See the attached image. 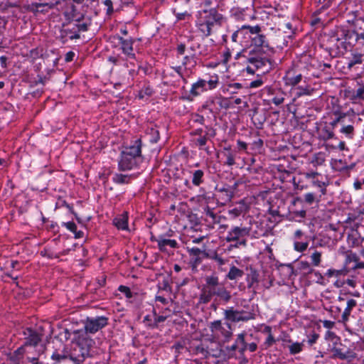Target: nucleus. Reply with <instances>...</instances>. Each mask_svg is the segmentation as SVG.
I'll list each match as a JSON object with an SVG mask.
<instances>
[{
	"label": "nucleus",
	"instance_id": "f257e3e1",
	"mask_svg": "<svg viewBox=\"0 0 364 364\" xmlns=\"http://www.w3.org/2000/svg\"><path fill=\"white\" fill-rule=\"evenodd\" d=\"M327 36L326 50L333 58L343 55L356 42L364 45V29L358 32L340 25L330 30Z\"/></svg>",
	"mask_w": 364,
	"mask_h": 364
},
{
	"label": "nucleus",
	"instance_id": "f03ea898",
	"mask_svg": "<svg viewBox=\"0 0 364 364\" xmlns=\"http://www.w3.org/2000/svg\"><path fill=\"white\" fill-rule=\"evenodd\" d=\"M203 281L199 295L200 304H207L213 299L221 304H228L230 301L232 297L231 291L220 282L219 277L215 273L206 275Z\"/></svg>",
	"mask_w": 364,
	"mask_h": 364
},
{
	"label": "nucleus",
	"instance_id": "7ed1b4c3",
	"mask_svg": "<svg viewBox=\"0 0 364 364\" xmlns=\"http://www.w3.org/2000/svg\"><path fill=\"white\" fill-rule=\"evenodd\" d=\"M141 146V139H137L121 151L118 161L119 171H130L139 166L142 158Z\"/></svg>",
	"mask_w": 364,
	"mask_h": 364
},
{
	"label": "nucleus",
	"instance_id": "20e7f679",
	"mask_svg": "<svg viewBox=\"0 0 364 364\" xmlns=\"http://www.w3.org/2000/svg\"><path fill=\"white\" fill-rule=\"evenodd\" d=\"M224 21L223 15L216 8L205 9L198 11L196 26L203 36L207 38L212 34L213 27L222 26Z\"/></svg>",
	"mask_w": 364,
	"mask_h": 364
},
{
	"label": "nucleus",
	"instance_id": "39448f33",
	"mask_svg": "<svg viewBox=\"0 0 364 364\" xmlns=\"http://www.w3.org/2000/svg\"><path fill=\"white\" fill-rule=\"evenodd\" d=\"M93 339L86 335L80 336L70 346L68 356L74 364H82L92 356Z\"/></svg>",
	"mask_w": 364,
	"mask_h": 364
},
{
	"label": "nucleus",
	"instance_id": "423d86ee",
	"mask_svg": "<svg viewBox=\"0 0 364 364\" xmlns=\"http://www.w3.org/2000/svg\"><path fill=\"white\" fill-rule=\"evenodd\" d=\"M274 53H259V51H248L247 63L252 65L256 70H261L262 73L269 72L272 68L271 55Z\"/></svg>",
	"mask_w": 364,
	"mask_h": 364
},
{
	"label": "nucleus",
	"instance_id": "0eeeda50",
	"mask_svg": "<svg viewBox=\"0 0 364 364\" xmlns=\"http://www.w3.org/2000/svg\"><path fill=\"white\" fill-rule=\"evenodd\" d=\"M23 335L24 336V341L21 346L22 348L25 349L29 346H36L38 353L46 351V346L42 342L43 333L41 328H26L23 331Z\"/></svg>",
	"mask_w": 364,
	"mask_h": 364
},
{
	"label": "nucleus",
	"instance_id": "6e6552de",
	"mask_svg": "<svg viewBox=\"0 0 364 364\" xmlns=\"http://www.w3.org/2000/svg\"><path fill=\"white\" fill-rule=\"evenodd\" d=\"M219 85V77L217 74L213 75L206 74L203 78H198L192 84L190 94L197 97L204 92L215 89Z\"/></svg>",
	"mask_w": 364,
	"mask_h": 364
},
{
	"label": "nucleus",
	"instance_id": "1a4fd4ad",
	"mask_svg": "<svg viewBox=\"0 0 364 364\" xmlns=\"http://www.w3.org/2000/svg\"><path fill=\"white\" fill-rule=\"evenodd\" d=\"M190 135L193 138V141L196 146L200 149H204L207 152L208 149L205 148L209 139L214 138L216 136V129L210 125L205 126V129L203 128H197L190 132Z\"/></svg>",
	"mask_w": 364,
	"mask_h": 364
},
{
	"label": "nucleus",
	"instance_id": "9d476101",
	"mask_svg": "<svg viewBox=\"0 0 364 364\" xmlns=\"http://www.w3.org/2000/svg\"><path fill=\"white\" fill-rule=\"evenodd\" d=\"M250 235V229L239 226L232 227L227 233L225 240L232 242L231 247L238 248L247 245V237Z\"/></svg>",
	"mask_w": 364,
	"mask_h": 364
},
{
	"label": "nucleus",
	"instance_id": "9b49d317",
	"mask_svg": "<svg viewBox=\"0 0 364 364\" xmlns=\"http://www.w3.org/2000/svg\"><path fill=\"white\" fill-rule=\"evenodd\" d=\"M109 318L105 316L87 317L84 322L86 333H95L108 324Z\"/></svg>",
	"mask_w": 364,
	"mask_h": 364
},
{
	"label": "nucleus",
	"instance_id": "f8f14e48",
	"mask_svg": "<svg viewBox=\"0 0 364 364\" xmlns=\"http://www.w3.org/2000/svg\"><path fill=\"white\" fill-rule=\"evenodd\" d=\"M71 9L73 14H71L70 26H73L79 34L87 31L92 23L91 19L84 15L78 16L75 14L76 8L74 5H72Z\"/></svg>",
	"mask_w": 364,
	"mask_h": 364
},
{
	"label": "nucleus",
	"instance_id": "ddd939ff",
	"mask_svg": "<svg viewBox=\"0 0 364 364\" xmlns=\"http://www.w3.org/2000/svg\"><path fill=\"white\" fill-rule=\"evenodd\" d=\"M250 38L251 46H253V48L249 51H259V53H274V48L269 46L265 35L261 33L257 34V36H252Z\"/></svg>",
	"mask_w": 364,
	"mask_h": 364
},
{
	"label": "nucleus",
	"instance_id": "4468645a",
	"mask_svg": "<svg viewBox=\"0 0 364 364\" xmlns=\"http://www.w3.org/2000/svg\"><path fill=\"white\" fill-rule=\"evenodd\" d=\"M350 237L353 241V247H361L360 253L364 257V224H355Z\"/></svg>",
	"mask_w": 364,
	"mask_h": 364
},
{
	"label": "nucleus",
	"instance_id": "2eb2a0df",
	"mask_svg": "<svg viewBox=\"0 0 364 364\" xmlns=\"http://www.w3.org/2000/svg\"><path fill=\"white\" fill-rule=\"evenodd\" d=\"M59 4L60 1H54L53 0L52 1L32 2L28 5V9L35 14H46Z\"/></svg>",
	"mask_w": 364,
	"mask_h": 364
},
{
	"label": "nucleus",
	"instance_id": "dca6fc26",
	"mask_svg": "<svg viewBox=\"0 0 364 364\" xmlns=\"http://www.w3.org/2000/svg\"><path fill=\"white\" fill-rule=\"evenodd\" d=\"M114 38L118 41V43L120 45V49L123 54H124L127 58L135 59L136 55L133 52V44L134 40L132 38L125 39L122 36H116Z\"/></svg>",
	"mask_w": 364,
	"mask_h": 364
},
{
	"label": "nucleus",
	"instance_id": "f3484780",
	"mask_svg": "<svg viewBox=\"0 0 364 364\" xmlns=\"http://www.w3.org/2000/svg\"><path fill=\"white\" fill-rule=\"evenodd\" d=\"M216 196L218 203L221 205H225L231 201L233 198L231 191L228 188V184L225 183L222 186H216L215 187Z\"/></svg>",
	"mask_w": 364,
	"mask_h": 364
},
{
	"label": "nucleus",
	"instance_id": "a211bd4d",
	"mask_svg": "<svg viewBox=\"0 0 364 364\" xmlns=\"http://www.w3.org/2000/svg\"><path fill=\"white\" fill-rule=\"evenodd\" d=\"M24 350L25 353L23 355L28 364H43V363L40 362L39 358L45 352L38 353L36 346H29Z\"/></svg>",
	"mask_w": 364,
	"mask_h": 364
},
{
	"label": "nucleus",
	"instance_id": "6ab92c4d",
	"mask_svg": "<svg viewBox=\"0 0 364 364\" xmlns=\"http://www.w3.org/2000/svg\"><path fill=\"white\" fill-rule=\"evenodd\" d=\"M60 38L65 43L68 38L70 40L79 39L80 35L73 26H70V23L67 25V28H63L60 31Z\"/></svg>",
	"mask_w": 364,
	"mask_h": 364
},
{
	"label": "nucleus",
	"instance_id": "aec40b11",
	"mask_svg": "<svg viewBox=\"0 0 364 364\" xmlns=\"http://www.w3.org/2000/svg\"><path fill=\"white\" fill-rule=\"evenodd\" d=\"M25 350L21 346L16 349L13 353L9 355V360L11 364H28L23 353Z\"/></svg>",
	"mask_w": 364,
	"mask_h": 364
},
{
	"label": "nucleus",
	"instance_id": "412c9836",
	"mask_svg": "<svg viewBox=\"0 0 364 364\" xmlns=\"http://www.w3.org/2000/svg\"><path fill=\"white\" fill-rule=\"evenodd\" d=\"M129 213L127 211L123 212L122 214L117 215L113 219V225L121 230H129L128 226Z\"/></svg>",
	"mask_w": 364,
	"mask_h": 364
},
{
	"label": "nucleus",
	"instance_id": "4be33fe9",
	"mask_svg": "<svg viewBox=\"0 0 364 364\" xmlns=\"http://www.w3.org/2000/svg\"><path fill=\"white\" fill-rule=\"evenodd\" d=\"M201 249L197 247H187L186 250L191 258V264L193 267H197L201 264Z\"/></svg>",
	"mask_w": 364,
	"mask_h": 364
},
{
	"label": "nucleus",
	"instance_id": "5701e85b",
	"mask_svg": "<svg viewBox=\"0 0 364 364\" xmlns=\"http://www.w3.org/2000/svg\"><path fill=\"white\" fill-rule=\"evenodd\" d=\"M167 247L176 249L178 247V244L176 240L166 238V235H160V239L159 240V250L164 252L167 251Z\"/></svg>",
	"mask_w": 364,
	"mask_h": 364
},
{
	"label": "nucleus",
	"instance_id": "b1692460",
	"mask_svg": "<svg viewBox=\"0 0 364 364\" xmlns=\"http://www.w3.org/2000/svg\"><path fill=\"white\" fill-rule=\"evenodd\" d=\"M284 79L287 85L294 87L301 82L303 75L301 73L296 74L293 70H289Z\"/></svg>",
	"mask_w": 364,
	"mask_h": 364
},
{
	"label": "nucleus",
	"instance_id": "393cba45",
	"mask_svg": "<svg viewBox=\"0 0 364 364\" xmlns=\"http://www.w3.org/2000/svg\"><path fill=\"white\" fill-rule=\"evenodd\" d=\"M191 183L194 186L199 187L205 182V172L201 169H193L189 171Z\"/></svg>",
	"mask_w": 364,
	"mask_h": 364
},
{
	"label": "nucleus",
	"instance_id": "a878e982",
	"mask_svg": "<svg viewBox=\"0 0 364 364\" xmlns=\"http://www.w3.org/2000/svg\"><path fill=\"white\" fill-rule=\"evenodd\" d=\"M224 319L227 323H238L241 321L238 314V309H235L233 306L228 307L223 311Z\"/></svg>",
	"mask_w": 364,
	"mask_h": 364
},
{
	"label": "nucleus",
	"instance_id": "bb28decb",
	"mask_svg": "<svg viewBox=\"0 0 364 364\" xmlns=\"http://www.w3.org/2000/svg\"><path fill=\"white\" fill-rule=\"evenodd\" d=\"M248 209V205L245 202L244 200H241L237 203V206L229 210V214L233 218H237L240 215L247 213Z\"/></svg>",
	"mask_w": 364,
	"mask_h": 364
},
{
	"label": "nucleus",
	"instance_id": "cd10ccee",
	"mask_svg": "<svg viewBox=\"0 0 364 364\" xmlns=\"http://www.w3.org/2000/svg\"><path fill=\"white\" fill-rule=\"evenodd\" d=\"M320 195L318 197L316 196L314 193H306L304 194L303 198H296L293 200V204L295 205L297 202H305L309 205H312L314 203H318L321 200Z\"/></svg>",
	"mask_w": 364,
	"mask_h": 364
},
{
	"label": "nucleus",
	"instance_id": "c85d7f7f",
	"mask_svg": "<svg viewBox=\"0 0 364 364\" xmlns=\"http://www.w3.org/2000/svg\"><path fill=\"white\" fill-rule=\"evenodd\" d=\"M134 175H127L122 173H116L113 175L112 181L119 185L129 184L132 178H135Z\"/></svg>",
	"mask_w": 364,
	"mask_h": 364
},
{
	"label": "nucleus",
	"instance_id": "c756f323",
	"mask_svg": "<svg viewBox=\"0 0 364 364\" xmlns=\"http://www.w3.org/2000/svg\"><path fill=\"white\" fill-rule=\"evenodd\" d=\"M364 60V55L358 52L351 53V56L348 58L347 68L351 69L357 64H361Z\"/></svg>",
	"mask_w": 364,
	"mask_h": 364
},
{
	"label": "nucleus",
	"instance_id": "7c9ffc66",
	"mask_svg": "<svg viewBox=\"0 0 364 364\" xmlns=\"http://www.w3.org/2000/svg\"><path fill=\"white\" fill-rule=\"evenodd\" d=\"M259 274L256 269L252 268L250 269V272L247 274V282L248 288H255V285L257 284L259 282Z\"/></svg>",
	"mask_w": 364,
	"mask_h": 364
},
{
	"label": "nucleus",
	"instance_id": "2f4dec72",
	"mask_svg": "<svg viewBox=\"0 0 364 364\" xmlns=\"http://www.w3.org/2000/svg\"><path fill=\"white\" fill-rule=\"evenodd\" d=\"M196 57L195 54L185 55L182 60V66L186 70H191L196 65Z\"/></svg>",
	"mask_w": 364,
	"mask_h": 364
},
{
	"label": "nucleus",
	"instance_id": "473e14b6",
	"mask_svg": "<svg viewBox=\"0 0 364 364\" xmlns=\"http://www.w3.org/2000/svg\"><path fill=\"white\" fill-rule=\"evenodd\" d=\"M209 259L213 261L214 264L218 267H222L227 262V260L222 257L221 254H218V252L215 250H213L210 252Z\"/></svg>",
	"mask_w": 364,
	"mask_h": 364
},
{
	"label": "nucleus",
	"instance_id": "72a5a7b5",
	"mask_svg": "<svg viewBox=\"0 0 364 364\" xmlns=\"http://www.w3.org/2000/svg\"><path fill=\"white\" fill-rule=\"evenodd\" d=\"M306 215V210L304 209L291 210L289 213V220L301 222Z\"/></svg>",
	"mask_w": 364,
	"mask_h": 364
},
{
	"label": "nucleus",
	"instance_id": "f704fd0d",
	"mask_svg": "<svg viewBox=\"0 0 364 364\" xmlns=\"http://www.w3.org/2000/svg\"><path fill=\"white\" fill-rule=\"evenodd\" d=\"M244 272L235 266H232L227 274V278L230 280H235L243 276Z\"/></svg>",
	"mask_w": 364,
	"mask_h": 364
},
{
	"label": "nucleus",
	"instance_id": "c9c22d12",
	"mask_svg": "<svg viewBox=\"0 0 364 364\" xmlns=\"http://www.w3.org/2000/svg\"><path fill=\"white\" fill-rule=\"evenodd\" d=\"M357 306V301L353 299H349L347 301V306L344 309V311L342 314V318L344 320H347L350 316L351 311L354 307Z\"/></svg>",
	"mask_w": 364,
	"mask_h": 364
},
{
	"label": "nucleus",
	"instance_id": "e433bc0d",
	"mask_svg": "<svg viewBox=\"0 0 364 364\" xmlns=\"http://www.w3.org/2000/svg\"><path fill=\"white\" fill-rule=\"evenodd\" d=\"M340 132L344 134L348 139H353L354 136V127L353 124H346V122L341 124Z\"/></svg>",
	"mask_w": 364,
	"mask_h": 364
},
{
	"label": "nucleus",
	"instance_id": "4c0bfd02",
	"mask_svg": "<svg viewBox=\"0 0 364 364\" xmlns=\"http://www.w3.org/2000/svg\"><path fill=\"white\" fill-rule=\"evenodd\" d=\"M350 100L361 101L364 100V85H360L357 90H353L350 95Z\"/></svg>",
	"mask_w": 364,
	"mask_h": 364
},
{
	"label": "nucleus",
	"instance_id": "58836bf2",
	"mask_svg": "<svg viewBox=\"0 0 364 364\" xmlns=\"http://www.w3.org/2000/svg\"><path fill=\"white\" fill-rule=\"evenodd\" d=\"M337 342H334L333 343V347L331 348V352L333 353L331 358L332 359L338 358L341 360H346V357L344 356V352H343L342 349L336 347Z\"/></svg>",
	"mask_w": 364,
	"mask_h": 364
},
{
	"label": "nucleus",
	"instance_id": "ea45409f",
	"mask_svg": "<svg viewBox=\"0 0 364 364\" xmlns=\"http://www.w3.org/2000/svg\"><path fill=\"white\" fill-rule=\"evenodd\" d=\"M238 314L240 318H241V321H248L251 319L255 318V313L252 311H247V310H239Z\"/></svg>",
	"mask_w": 364,
	"mask_h": 364
},
{
	"label": "nucleus",
	"instance_id": "a19ab883",
	"mask_svg": "<svg viewBox=\"0 0 364 364\" xmlns=\"http://www.w3.org/2000/svg\"><path fill=\"white\" fill-rule=\"evenodd\" d=\"M204 213L205 214L206 217L210 218L211 219V223H220V215H218L216 213H215L212 209L210 208V207L206 206L204 208Z\"/></svg>",
	"mask_w": 364,
	"mask_h": 364
},
{
	"label": "nucleus",
	"instance_id": "79ce46f5",
	"mask_svg": "<svg viewBox=\"0 0 364 364\" xmlns=\"http://www.w3.org/2000/svg\"><path fill=\"white\" fill-rule=\"evenodd\" d=\"M321 252L317 250H314L309 256L311 259V264L313 266L318 267L320 265L321 262Z\"/></svg>",
	"mask_w": 364,
	"mask_h": 364
},
{
	"label": "nucleus",
	"instance_id": "37998d69",
	"mask_svg": "<svg viewBox=\"0 0 364 364\" xmlns=\"http://www.w3.org/2000/svg\"><path fill=\"white\" fill-rule=\"evenodd\" d=\"M296 90H297L296 96L298 97L303 95H311L313 92V89H311L309 85H306L305 87L299 86Z\"/></svg>",
	"mask_w": 364,
	"mask_h": 364
},
{
	"label": "nucleus",
	"instance_id": "c03bdc74",
	"mask_svg": "<svg viewBox=\"0 0 364 364\" xmlns=\"http://www.w3.org/2000/svg\"><path fill=\"white\" fill-rule=\"evenodd\" d=\"M265 117L264 115H259L257 112H255L252 117V120L257 129H262L265 122Z\"/></svg>",
	"mask_w": 364,
	"mask_h": 364
},
{
	"label": "nucleus",
	"instance_id": "a18cd8bd",
	"mask_svg": "<svg viewBox=\"0 0 364 364\" xmlns=\"http://www.w3.org/2000/svg\"><path fill=\"white\" fill-rule=\"evenodd\" d=\"M299 269L305 274H311L314 269L311 267V264L307 261H300L298 263Z\"/></svg>",
	"mask_w": 364,
	"mask_h": 364
},
{
	"label": "nucleus",
	"instance_id": "49530a36",
	"mask_svg": "<svg viewBox=\"0 0 364 364\" xmlns=\"http://www.w3.org/2000/svg\"><path fill=\"white\" fill-rule=\"evenodd\" d=\"M154 316V322H151L148 324V326L151 328H158V324L159 323H162L165 321L166 319V317L164 316H158L156 311H153Z\"/></svg>",
	"mask_w": 364,
	"mask_h": 364
},
{
	"label": "nucleus",
	"instance_id": "de8ad7c7",
	"mask_svg": "<svg viewBox=\"0 0 364 364\" xmlns=\"http://www.w3.org/2000/svg\"><path fill=\"white\" fill-rule=\"evenodd\" d=\"M334 137V133L328 127V126H326L323 127L321 132V138L324 140H328L331 139H333Z\"/></svg>",
	"mask_w": 364,
	"mask_h": 364
},
{
	"label": "nucleus",
	"instance_id": "09e8293b",
	"mask_svg": "<svg viewBox=\"0 0 364 364\" xmlns=\"http://www.w3.org/2000/svg\"><path fill=\"white\" fill-rule=\"evenodd\" d=\"M249 145L252 151H259L263 147L264 141L262 139L257 137Z\"/></svg>",
	"mask_w": 364,
	"mask_h": 364
},
{
	"label": "nucleus",
	"instance_id": "8fccbe9b",
	"mask_svg": "<svg viewBox=\"0 0 364 364\" xmlns=\"http://www.w3.org/2000/svg\"><path fill=\"white\" fill-rule=\"evenodd\" d=\"M347 116L346 114H339L332 122H330L329 125L332 129L335 128L338 124H342L346 122Z\"/></svg>",
	"mask_w": 364,
	"mask_h": 364
},
{
	"label": "nucleus",
	"instance_id": "3c124183",
	"mask_svg": "<svg viewBox=\"0 0 364 364\" xmlns=\"http://www.w3.org/2000/svg\"><path fill=\"white\" fill-rule=\"evenodd\" d=\"M209 328L213 333L221 332L224 330L222 321L220 320H216L210 323Z\"/></svg>",
	"mask_w": 364,
	"mask_h": 364
},
{
	"label": "nucleus",
	"instance_id": "603ef678",
	"mask_svg": "<svg viewBox=\"0 0 364 364\" xmlns=\"http://www.w3.org/2000/svg\"><path fill=\"white\" fill-rule=\"evenodd\" d=\"M284 93L278 90L277 93L275 94L272 99L269 100L273 104L278 106L284 102Z\"/></svg>",
	"mask_w": 364,
	"mask_h": 364
},
{
	"label": "nucleus",
	"instance_id": "864d4df0",
	"mask_svg": "<svg viewBox=\"0 0 364 364\" xmlns=\"http://www.w3.org/2000/svg\"><path fill=\"white\" fill-rule=\"evenodd\" d=\"M153 89L150 86H144L141 90L139 92L138 97L139 99H144V97H150L153 95Z\"/></svg>",
	"mask_w": 364,
	"mask_h": 364
},
{
	"label": "nucleus",
	"instance_id": "5fc2aeb1",
	"mask_svg": "<svg viewBox=\"0 0 364 364\" xmlns=\"http://www.w3.org/2000/svg\"><path fill=\"white\" fill-rule=\"evenodd\" d=\"M312 184H313V186H316L320 188V192H321L320 197H321L323 195H325L326 193V187L327 186V183H326L325 182L321 181L318 180L317 178H315V179L312 180Z\"/></svg>",
	"mask_w": 364,
	"mask_h": 364
},
{
	"label": "nucleus",
	"instance_id": "6e6d98bb",
	"mask_svg": "<svg viewBox=\"0 0 364 364\" xmlns=\"http://www.w3.org/2000/svg\"><path fill=\"white\" fill-rule=\"evenodd\" d=\"M48 80H49V77H48L47 75L38 74L37 80L31 82V86H37L38 85H42L43 86H44Z\"/></svg>",
	"mask_w": 364,
	"mask_h": 364
},
{
	"label": "nucleus",
	"instance_id": "4d7b16f0",
	"mask_svg": "<svg viewBox=\"0 0 364 364\" xmlns=\"http://www.w3.org/2000/svg\"><path fill=\"white\" fill-rule=\"evenodd\" d=\"M303 343H293L289 346V353L291 355L299 353L302 350Z\"/></svg>",
	"mask_w": 364,
	"mask_h": 364
},
{
	"label": "nucleus",
	"instance_id": "13d9d810",
	"mask_svg": "<svg viewBox=\"0 0 364 364\" xmlns=\"http://www.w3.org/2000/svg\"><path fill=\"white\" fill-rule=\"evenodd\" d=\"M225 150L228 151V152L225 154L226 157V161H225V164L232 166L235 164V156L231 152V150L230 148H225Z\"/></svg>",
	"mask_w": 364,
	"mask_h": 364
},
{
	"label": "nucleus",
	"instance_id": "bf43d9fd",
	"mask_svg": "<svg viewBox=\"0 0 364 364\" xmlns=\"http://www.w3.org/2000/svg\"><path fill=\"white\" fill-rule=\"evenodd\" d=\"M148 133L151 135V137L150 139V141L151 143L155 144L159 141V140L160 139V134H159V132L158 129L151 127L149 129Z\"/></svg>",
	"mask_w": 364,
	"mask_h": 364
},
{
	"label": "nucleus",
	"instance_id": "052dcab7",
	"mask_svg": "<svg viewBox=\"0 0 364 364\" xmlns=\"http://www.w3.org/2000/svg\"><path fill=\"white\" fill-rule=\"evenodd\" d=\"M43 50L38 48L31 49L30 50L29 56L33 61L37 60L39 58H43Z\"/></svg>",
	"mask_w": 364,
	"mask_h": 364
},
{
	"label": "nucleus",
	"instance_id": "680f3d73",
	"mask_svg": "<svg viewBox=\"0 0 364 364\" xmlns=\"http://www.w3.org/2000/svg\"><path fill=\"white\" fill-rule=\"evenodd\" d=\"M118 291L123 293L127 299H131L134 296V294L132 292L130 288L127 286H119Z\"/></svg>",
	"mask_w": 364,
	"mask_h": 364
},
{
	"label": "nucleus",
	"instance_id": "e2e57ef3",
	"mask_svg": "<svg viewBox=\"0 0 364 364\" xmlns=\"http://www.w3.org/2000/svg\"><path fill=\"white\" fill-rule=\"evenodd\" d=\"M245 29L249 30V32L251 34L255 35V36H257V34H260V31H261V28L259 26H242L241 28V30L243 31Z\"/></svg>",
	"mask_w": 364,
	"mask_h": 364
},
{
	"label": "nucleus",
	"instance_id": "0e129e2a",
	"mask_svg": "<svg viewBox=\"0 0 364 364\" xmlns=\"http://www.w3.org/2000/svg\"><path fill=\"white\" fill-rule=\"evenodd\" d=\"M225 324L228 329H225L224 328V330L222 331L220 333L225 338L224 341H228L230 340V338H231L232 333L231 324L230 323H226Z\"/></svg>",
	"mask_w": 364,
	"mask_h": 364
},
{
	"label": "nucleus",
	"instance_id": "69168bd1",
	"mask_svg": "<svg viewBox=\"0 0 364 364\" xmlns=\"http://www.w3.org/2000/svg\"><path fill=\"white\" fill-rule=\"evenodd\" d=\"M309 243L307 242H294V246L295 250L299 252L305 251L308 247Z\"/></svg>",
	"mask_w": 364,
	"mask_h": 364
},
{
	"label": "nucleus",
	"instance_id": "338daca9",
	"mask_svg": "<svg viewBox=\"0 0 364 364\" xmlns=\"http://www.w3.org/2000/svg\"><path fill=\"white\" fill-rule=\"evenodd\" d=\"M212 250H211V249H208L205 245L203 246V247L201 249V255H200L201 263L203 262V261L205 259H209L210 256V252H212Z\"/></svg>",
	"mask_w": 364,
	"mask_h": 364
},
{
	"label": "nucleus",
	"instance_id": "774afa93",
	"mask_svg": "<svg viewBox=\"0 0 364 364\" xmlns=\"http://www.w3.org/2000/svg\"><path fill=\"white\" fill-rule=\"evenodd\" d=\"M354 346V350L358 351H363L364 350V338H360V339L353 343Z\"/></svg>",
	"mask_w": 364,
	"mask_h": 364
}]
</instances>
